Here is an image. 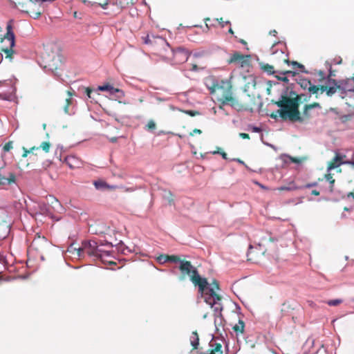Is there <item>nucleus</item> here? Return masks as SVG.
<instances>
[{"instance_id": "f257e3e1", "label": "nucleus", "mask_w": 354, "mask_h": 354, "mask_svg": "<svg viewBox=\"0 0 354 354\" xmlns=\"http://www.w3.org/2000/svg\"><path fill=\"white\" fill-rule=\"evenodd\" d=\"M275 104L280 108V109L277 111V113L281 118H288L290 121L299 122L304 121V117L309 118L311 116L310 114V110L315 108H321L320 104L317 102L306 104L305 105L304 111V116H301L299 111L297 98H289L286 96L281 95V100L276 102Z\"/></svg>"}, {"instance_id": "f03ea898", "label": "nucleus", "mask_w": 354, "mask_h": 354, "mask_svg": "<svg viewBox=\"0 0 354 354\" xmlns=\"http://www.w3.org/2000/svg\"><path fill=\"white\" fill-rule=\"evenodd\" d=\"M102 246L112 248L113 244L108 241L104 243L101 241L98 243L93 240L83 241L82 242L83 258L88 255V257H93L95 259H100L104 261L105 258L112 257V251L104 250L102 248Z\"/></svg>"}, {"instance_id": "7ed1b4c3", "label": "nucleus", "mask_w": 354, "mask_h": 354, "mask_svg": "<svg viewBox=\"0 0 354 354\" xmlns=\"http://www.w3.org/2000/svg\"><path fill=\"white\" fill-rule=\"evenodd\" d=\"M178 268L181 272L180 280L185 279L186 275L189 277L191 281L198 288V292L201 295H203L205 288H207L209 283L205 278L201 277L198 274L197 269L194 267L190 261L183 260L180 262V265L174 267V269Z\"/></svg>"}, {"instance_id": "20e7f679", "label": "nucleus", "mask_w": 354, "mask_h": 354, "mask_svg": "<svg viewBox=\"0 0 354 354\" xmlns=\"http://www.w3.org/2000/svg\"><path fill=\"white\" fill-rule=\"evenodd\" d=\"M232 84L230 80H219V84L216 88V93L218 96V101L221 102L219 109L223 110V106L230 104L232 106L236 102V100L232 96Z\"/></svg>"}, {"instance_id": "39448f33", "label": "nucleus", "mask_w": 354, "mask_h": 354, "mask_svg": "<svg viewBox=\"0 0 354 354\" xmlns=\"http://www.w3.org/2000/svg\"><path fill=\"white\" fill-rule=\"evenodd\" d=\"M212 286L209 284L207 288H205V293L201 295V297H205V301L211 306V308L214 309L215 315L218 316L221 315L223 306L221 301L220 297L216 293L215 290L219 289L218 283L216 280H214Z\"/></svg>"}, {"instance_id": "423d86ee", "label": "nucleus", "mask_w": 354, "mask_h": 354, "mask_svg": "<svg viewBox=\"0 0 354 354\" xmlns=\"http://www.w3.org/2000/svg\"><path fill=\"white\" fill-rule=\"evenodd\" d=\"M344 86L342 85V82L337 81L335 79L328 80V88L327 86H321V93L326 92L328 96H332L337 91H338L339 96L344 99L348 93L346 89H344Z\"/></svg>"}, {"instance_id": "0eeeda50", "label": "nucleus", "mask_w": 354, "mask_h": 354, "mask_svg": "<svg viewBox=\"0 0 354 354\" xmlns=\"http://www.w3.org/2000/svg\"><path fill=\"white\" fill-rule=\"evenodd\" d=\"M42 64H40L41 66L43 67L46 71H50L54 72L59 68V58H55L54 53L50 55H42Z\"/></svg>"}, {"instance_id": "6e6552de", "label": "nucleus", "mask_w": 354, "mask_h": 354, "mask_svg": "<svg viewBox=\"0 0 354 354\" xmlns=\"http://www.w3.org/2000/svg\"><path fill=\"white\" fill-rule=\"evenodd\" d=\"M6 34L4 36L3 39L2 40V42L5 41H8L9 42L10 48H6V49H3V50L6 54V57H10V55L13 53L12 47H14L15 44V34L12 31V26L11 25V21H10L6 26Z\"/></svg>"}, {"instance_id": "1a4fd4ad", "label": "nucleus", "mask_w": 354, "mask_h": 354, "mask_svg": "<svg viewBox=\"0 0 354 354\" xmlns=\"http://www.w3.org/2000/svg\"><path fill=\"white\" fill-rule=\"evenodd\" d=\"M174 64H180L187 61L189 53L186 49L178 47L176 49H171Z\"/></svg>"}, {"instance_id": "9d476101", "label": "nucleus", "mask_w": 354, "mask_h": 354, "mask_svg": "<svg viewBox=\"0 0 354 354\" xmlns=\"http://www.w3.org/2000/svg\"><path fill=\"white\" fill-rule=\"evenodd\" d=\"M16 183L15 174L4 167L0 168V185L6 186Z\"/></svg>"}, {"instance_id": "9b49d317", "label": "nucleus", "mask_w": 354, "mask_h": 354, "mask_svg": "<svg viewBox=\"0 0 354 354\" xmlns=\"http://www.w3.org/2000/svg\"><path fill=\"white\" fill-rule=\"evenodd\" d=\"M297 83L300 85V86L304 89L308 90L310 95L312 94H317L320 90L317 86L311 83L310 80L306 78H300L299 79Z\"/></svg>"}, {"instance_id": "f8f14e48", "label": "nucleus", "mask_w": 354, "mask_h": 354, "mask_svg": "<svg viewBox=\"0 0 354 354\" xmlns=\"http://www.w3.org/2000/svg\"><path fill=\"white\" fill-rule=\"evenodd\" d=\"M219 78L209 75L204 79V84L209 90L210 94H214L216 93V86H218V84H219Z\"/></svg>"}, {"instance_id": "ddd939ff", "label": "nucleus", "mask_w": 354, "mask_h": 354, "mask_svg": "<svg viewBox=\"0 0 354 354\" xmlns=\"http://www.w3.org/2000/svg\"><path fill=\"white\" fill-rule=\"evenodd\" d=\"M248 59L247 57L241 55V53L238 52H235L232 54L231 56V58L229 61V63H239L241 64V66L243 67L247 64Z\"/></svg>"}, {"instance_id": "4468645a", "label": "nucleus", "mask_w": 354, "mask_h": 354, "mask_svg": "<svg viewBox=\"0 0 354 354\" xmlns=\"http://www.w3.org/2000/svg\"><path fill=\"white\" fill-rule=\"evenodd\" d=\"M64 162L71 169L78 168L81 165L80 160L75 156H68L65 158Z\"/></svg>"}, {"instance_id": "2eb2a0df", "label": "nucleus", "mask_w": 354, "mask_h": 354, "mask_svg": "<svg viewBox=\"0 0 354 354\" xmlns=\"http://www.w3.org/2000/svg\"><path fill=\"white\" fill-rule=\"evenodd\" d=\"M107 91L110 95H113V93H120L121 92L119 91V88H114L111 84H106L102 86H98L96 91Z\"/></svg>"}, {"instance_id": "dca6fc26", "label": "nucleus", "mask_w": 354, "mask_h": 354, "mask_svg": "<svg viewBox=\"0 0 354 354\" xmlns=\"http://www.w3.org/2000/svg\"><path fill=\"white\" fill-rule=\"evenodd\" d=\"M66 252L72 255L76 256L78 258H83L82 246L77 248H75L74 244L72 243L68 247Z\"/></svg>"}, {"instance_id": "f3484780", "label": "nucleus", "mask_w": 354, "mask_h": 354, "mask_svg": "<svg viewBox=\"0 0 354 354\" xmlns=\"http://www.w3.org/2000/svg\"><path fill=\"white\" fill-rule=\"evenodd\" d=\"M339 82H342L344 86V89H346L348 93H354V82L352 79L342 80Z\"/></svg>"}, {"instance_id": "a211bd4d", "label": "nucleus", "mask_w": 354, "mask_h": 354, "mask_svg": "<svg viewBox=\"0 0 354 354\" xmlns=\"http://www.w3.org/2000/svg\"><path fill=\"white\" fill-rule=\"evenodd\" d=\"M279 73V75H275V77L278 80H280V81H282V82H288V79L286 77V75L291 74L292 76H295V74H296V72L291 71H286L280 72Z\"/></svg>"}, {"instance_id": "6ab92c4d", "label": "nucleus", "mask_w": 354, "mask_h": 354, "mask_svg": "<svg viewBox=\"0 0 354 354\" xmlns=\"http://www.w3.org/2000/svg\"><path fill=\"white\" fill-rule=\"evenodd\" d=\"M259 66L261 69L268 75H274L277 73L272 65L266 63H260Z\"/></svg>"}, {"instance_id": "aec40b11", "label": "nucleus", "mask_w": 354, "mask_h": 354, "mask_svg": "<svg viewBox=\"0 0 354 354\" xmlns=\"http://www.w3.org/2000/svg\"><path fill=\"white\" fill-rule=\"evenodd\" d=\"M73 100L71 97H68L66 99V105L64 107V111L68 115H73L75 113V111L73 110V106L70 107V105L72 104Z\"/></svg>"}, {"instance_id": "412c9836", "label": "nucleus", "mask_w": 354, "mask_h": 354, "mask_svg": "<svg viewBox=\"0 0 354 354\" xmlns=\"http://www.w3.org/2000/svg\"><path fill=\"white\" fill-rule=\"evenodd\" d=\"M85 5L87 6L92 7L93 6H100L103 9H106L108 6V0H106L104 3H97V2H93L90 1L88 0H81Z\"/></svg>"}, {"instance_id": "4be33fe9", "label": "nucleus", "mask_w": 354, "mask_h": 354, "mask_svg": "<svg viewBox=\"0 0 354 354\" xmlns=\"http://www.w3.org/2000/svg\"><path fill=\"white\" fill-rule=\"evenodd\" d=\"M93 185L97 190H105L106 187H109V184L102 180H95Z\"/></svg>"}, {"instance_id": "5701e85b", "label": "nucleus", "mask_w": 354, "mask_h": 354, "mask_svg": "<svg viewBox=\"0 0 354 354\" xmlns=\"http://www.w3.org/2000/svg\"><path fill=\"white\" fill-rule=\"evenodd\" d=\"M245 328V323L244 322L239 319L238 324H235L233 327V330L236 334L243 333L244 332Z\"/></svg>"}, {"instance_id": "b1692460", "label": "nucleus", "mask_w": 354, "mask_h": 354, "mask_svg": "<svg viewBox=\"0 0 354 354\" xmlns=\"http://www.w3.org/2000/svg\"><path fill=\"white\" fill-rule=\"evenodd\" d=\"M286 62L288 63V64H291L294 67H297V68H299L300 72L304 73H306V74L308 73V71H307L305 69V66L303 64H300V63H299V62H297L296 61L290 62L289 60H286Z\"/></svg>"}, {"instance_id": "393cba45", "label": "nucleus", "mask_w": 354, "mask_h": 354, "mask_svg": "<svg viewBox=\"0 0 354 354\" xmlns=\"http://www.w3.org/2000/svg\"><path fill=\"white\" fill-rule=\"evenodd\" d=\"M326 180L329 182V186L328 187V192L329 193H333L334 192V183L335 179L333 178L330 174H328L325 176Z\"/></svg>"}, {"instance_id": "a878e982", "label": "nucleus", "mask_w": 354, "mask_h": 354, "mask_svg": "<svg viewBox=\"0 0 354 354\" xmlns=\"http://www.w3.org/2000/svg\"><path fill=\"white\" fill-rule=\"evenodd\" d=\"M191 344L195 349H196L199 345V337L196 331L192 333V335L191 337Z\"/></svg>"}, {"instance_id": "bb28decb", "label": "nucleus", "mask_w": 354, "mask_h": 354, "mask_svg": "<svg viewBox=\"0 0 354 354\" xmlns=\"http://www.w3.org/2000/svg\"><path fill=\"white\" fill-rule=\"evenodd\" d=\"M281 159L283 160V161L286 163H288L289 162H295V163H297V164H299L301 162V161L295 158H293L289 155H287V154H283L281 156Z\"/></svg>"}, {"instance_id": "cd10ccee", "label": "nucleus", "mask_w": 354, "mask_h": 354, "mask_svg": "<svg viewBox=\"0 0 354 354\" xmlns=\"http://www.w3.org/2000/svg\"><path fill=\"white\" fill-rule=\"evenodd\" d=\"M344 164H348V165H354V160H347V161H342L340 162L339 163H337V164H335V163H332L330 164L328 167V171L337 167L338 166H339L340 165H344Z\"/></svg>"}, {"instance_id": "c85d7f7f", "label": "nucleus", "mask_w": 354, "mask_h": 354, "mask_svg": "<svg viewBox=\"0 0 354 354\" xmlns=\"http://www.w3.org/2000/svg\"><path fill=\"white\" fill-rule=\"evenodd\" d=\"M118 251H120L123 254H128L131 252V250L126 245H124L122 242L120 243L117 246Z\"/></svg>"}, {"instance_id": "c756f323", "label": "nucleus", "mask_w": 354, "mask_h": 354, "mask_svg": "<svg viewBox=\"0 0 354 354\" xmlns=\"http://www.w3.org/2000/svg\"><path fill=\"white\" fill-rule=\"evenodd\" d=\"M326 68H328V75L326 76V85L328 87V80L333 79L332 77L335 76V74L333 73V71H332V66L331 64H330L328 62H326Z\"/></svg>"}, {"instance_id": "7c9ffc66", "label": "nucleus", "mask_w": 354, "mask_h": 354, "mask_svg": "<svg viewBox=\"0 0 354 354\" xmlns=\"http://www.w3.org/2000/svg\"><path fill=\"white\" fill-rule=\"evenodd\" d=\"M22 12L34 19H39L41 15V12L40 10L32 11L30 12H29L28 11L22 10Z\"/></svg>"}, {"instance_id": "2f4dec72", "label": "nucleus", "mask_w": 354, "mask_h": 354, "mask_svg": "<svg viewBox=\"0 0 354 354\" xmlns=\"http://www.w3.org/2000/svg\"><path fill=\"white\" fill-rule=\"evenodd\" d=\"M183 261V260H181L178 256L168 255V262L169 263H178V265H180V262Z\"/></svg>"}, {"instance_id": "473e14b6", "label": "nucleus", "mask_w": 354, "mask_h": 354, "mask_svg": "<svg viewBox=\"0 0 354 354\" xmlns=\"http://www.w3.org/2000/svg\"><path fill=\"white\" fill-rule=\"evenodd\" d=\"M156 127V123L153 120H150L147 125L145 126V129L148 131H153Z\"/></svg>"}, {"instance_id": "72a5a7b5", "label": "nucleus", "mask_w": 354, "mask_h": 354, "mask_svg": "<svg viewBox=\"0 0 354 354\" xmlns=\"http://www.w3.org/2000/svg\"><path fill=\"white\" fill-rule=\"evenodd\" d=\"M39 209L41 214H48L49 212L48 207L45 203L39 204Z\"/></svg>"}, {"instance_id": "f704fd0d", "label": "nucleus", "mask_w": 354, "mask_h": 354, "mask_svg": "<svg viewBox=\"0 0 354 354\" xmlns=\"http://www.w3.org/2000/svg\"><path fill=\"white\" fill-rule=\"evenodd\" d=\"M157 261L159 263L163 264L165 263L168 262V255L167 254H161L157 257Z\"/></svg>"}, {"instance_id": "c9c22d12", "label": "nucleus", "mask_w": 354, "mask_h": 354, "mask_svg": "<svg viewBox=\"0 0 354 354\" xmlns=\"http://www.w3.org/2000/svg\"><path fill=\"white\" fill-rule=\"evenodd\" d=\"M342 303V300L340 299H331L327 301L328 306H335Z\"/></svg>"}, {"instance_id": "e433bc0d", "label": "nucleus", "mask_w": 354, "mask_h": 354, "mask_svg": "<svg viewBox=\"0 0 354 354\" xmlns=\"http://www.w3.org/2000/svg\"><path fill=\"white\" fill-rule=\"evenodd\" d=\"M214 346H215L213 348V350L212 351V352H214V353H219L220 354H222L223 353L222 346L220 344H217V343H214Z\"/></svg>"}, {"instance_id": "4c0bfd02", "label": "nucleus", "mask_w": 354, "mask_h": 354, "mask_svg": "<svg viewBox=\"0 0 354 354\" xmlns=\"http://www.w3.org/2000/svg\"><path fill=\"white\" fill-rule=\"evenodd\" d=\"M214 21L216 22H218V24L221 27V28H223L225 27V25L227 24H230V21H223L222 18H221L220 19H214Z\"/></svg>"}, {"instance_id": "58836bf2", "label": "nucleus", "mask_w": 354, "mask_h": 354, "mask_svg": "<svg viewBox=\"0 0 354 354\" xmlns=\"http://www.w3.org/2000/svg\"><path fill=\"white\" fill-rule=\"evenodd\" d=\"M218 24V22H216L214 20L211 21L209 19H206V26L207 28H209L210 27H216Z\"/></svg>"}, {"instance_id": "ea45409f", "label": "nucleus", "mask_w": 354, "mask_h": 354, "mask_svg": "<svg viewBox=\"0 0 354 354\" xmlns=\"http://www.w3.org/2000/svg\"><path fill=\"white\" fill-rule=\"evenodd\" d=\"M50 147V143L47 142H43L40 146V147L46 153L49 151Z\"/></svg>"}, {"instance_id": "a19ab883", "label": "nucleus", "mask_w": 354, "mask_h": 354, "mask_svg": "<svg viewBox=\"0 0 354 354\" xmlns=\"http://www.w3.org/2000/svg\"><path fill=\"white\" fill-rule=\"evenodd\" d=\"M12 144L13 142L12 141H9L7 142L3 147V151L4 152L9 151L12 148Z\"/></svg>"}, {"instance_id": "79ce46f5", "label": "nucleus", "mask_w": 354, "mask_h": 354, "mask_svg": "<svg viewBox=\"0 0 354 354\" xmlns=\"http://www.w3.org/2000/svg\"><path fill=\"white\" fill-rule=\"evenodd\" d=\"M248 130H250L252 131V132H254V133H259V132H261V129L260 127H256V126H254V125H249L248 126Z\"/></svg>"}, {"instance_id": "37998d69", "label": "nucleus", "mask_w": 354, "mask_h": 354, "mask_svg": "<svg viewBox=\"0 0 354 354\" xmlns=\"http://www.w3.org/2000/svg\"><path fill=\"white\" fill-rule=\"evenodd\" d=\"M119 91L121 92V93H113V95L115 96V98L118 99V100H120L122 98H123L124 97V92L121 90V89H119Z\"/></svg>"}, {"instance_id": "c03bdc74", "label": "nucleus", "mask_w": 354, "mask_h": 354, "mask_svg": "<svg viewBox=\"0 0 354 354\" xmlns=\"http://www.w3.org/2000/svg\"><path fill=\"white\" fill-rule=\"evenodd\" d=\"M185 113L187 114H188L189 115L192 116V117L195 116V115H199V113L198 111H192V110L186 111Z\"/></svg>"}, {"instance_id": "a18cd8bd", "label": "nucleus", "mask_w": 354, "mask_h": 354, "mask_svg": "<svg viewBox=\"0 0 354 354\" xmlns=\"http://www.w3.org/2000/svg\"><path fill=\"white\" fill-rule=\"evenodd\" d=\"M230 161H234V162H239V164H241V165H245V162L241 160V159L239 158H232V159H230Z\"/></svg>"}, {"instance_id": "49530a36", "label": "nucleus", "mask_w": 354, "mask_h": 354, "mask_svg": "<svg viewBox=\"0 0 354 354\" xmlns=\"http://www.w3.org/2000/svg\"><path fill=\"white\" fill-rule=\"evenodd\" d=\"M319 75L322 80H326V73L322 71H319Z\"/></svg>"}, {"instance_id": "de8ad7c7", "label": "nucleus", "mask_w": 354, "mask_h": 354, "mask_svg": "<svg viewBox=\"0 0 354 354\" xmlns=\"http://www.w3.org/2000/svg\"><path fill=\"white\" fill-rule=\"evenodd\" d=\"M346 197L347 198H352L354 199V192H351L346 194V196H342V198Z\"/></svg>"}, {"instance_id": "09e8293b", "label": "nucleus", "mask_w": 354, "mask_h": 354, "mask_svg": "<svg viewBox=\"0 0 354 354\" xmlns=\"http://www.w3.org/2000/svg\"><path fill=\"white\" fill-rule=\"evenodd\" d=\"M144 42L146 44H151V39H150L149 35H147V37H145Z\"/></svg>"}, {"instance_id": "8fccbe9b", "label": "nucleus", "mask_w": 354, "mask_h": 354, "mask_svg": "<svg viewBox=\"0 0 354 354\" xmlns=\"http://www.w3.org/2000/svg\"><path fill=\"white\" fill-rule=\"evenodd\" d=\"M239 136L243 139H250L249 135L245 133H240Z\"/></svg>"}, {"instance_id": "3c124183", "label": "nucleus", "mask_w": 354, "mask_h": 354, "mask_svg": "<svg viewBox=\"0 0 354 354\" xmlns=\"http://www.w3.org/2000/svg\"><path fill=\"white\" fill-rule=\"evenodd\" d=\"M202 133L201 130L195 129L192 132L190 133V136H194L195 133L201 134Z\"/></svg>"}, {"instance_id": "603ef678", "label": "nucleus", "mask_w": 354, "mask_h": 354, "mask_svg": "<svg viewBox=\"0 0 354 354\" xmlns=\"http://www.w3.org/2000/svg\"><path fill=\"white\" fill-rule=\"evenodd\" d=\"M317 185V183L316 182L315 183H308L306 184L304 187L306 188H310V187H315Z\"/></svg>"}, {"instance_id": "864d4df0", "label": "nucleus", "mask_w": 354, "mask_h": 354, "mask_svg": "<svg viewBox=\"0 0 354 354\" xmlns=\"http://www.w3.org/2000/svg\"><path fill=\"white\" fill-rule=\"evenodd\" d=\"M341 159H342V157L339 155V154H337L335 158H334V161L336 162H338L339 163L341 161Z\"/></svg>"}, {"instance_id": "5fc2aeb1", "label": "nucleus", "mask_w": 354, "mask_h": 354, "mask_svg": "<svg viewBox=\"0 0 354 354\" xmlns=\"http://www.w3.org/2000/svg\"><path fill=\"white\" fill-rule=\"evenodd\" d=\"M92 91H93V90L91 89L90 88H86V95L88 96V97L91 98V93Z\"/></svg>"}, {"instance_id": "6e6d98bb", "label": "nucleus", "mask_w": 354, "mask_h": 354, "mask_svg": "<svg viewBox=\"0 0 354 354\" xmlns=\"http://www.w3.org/2000/svg\"><path fill=\"white\" fill-rule=\"evenodd\" d=\"M220 154L221 155L222 158L225 160H229L227 156V153L225 152H221Z\"/></svg>"}, {"instance_id": "4d7b16f0", "label": "nucleus", "mask_w": 354, "mask_h": 354, "mask_svg": "<svg viewBox=\"0 0 354 354\" xmlns=\"http://www.w3.org/2000/svg\"><path fill=\"white\" fill-rule=\"evenodd\" d=\"M170 132H166L165 131H159L158 133H157V136H161V135H165L167 133H169Z\"/></svg>"}, {"instance_id": "13d9d810", "label": "nucleus", "mask_w": 354, "mask_h": 354, "mask_svg": "<svg viewBox=\"0 0 354 354\" xmlns=\"http://www.w3.org/2000/svg\"><path fill=\"white\" fill-rule=\"evenodd\" d=\"M349 117H350V115H344L342 116L341 119L343 122H344V121L347 120L348 118H349Z\"/></svg>"}, {"instance_id": "bf43d9fd", "label": "nucleus", "mask_w": 354, "mask_h": 354, "mask_svg": "<svg viewBox=\"0 0 354 354\" xmlns=\"http://www.w3.org/2000/svg\"><path fill=\"white\" fill-rule=\"evenodd\" d=\"M311 194H312L313 195H315V196H319V191H317V190L314 189V190H313V191L311 192Z\"/></svg>"}, {"instance_id": "052dcab7", "label": "nucleus", "mask_w": 354, "mask_h": 354, "mask_svg": "<svg viewBox=\"0 0 354 354\" xmlns=\"http://www.w3.org/2000/svg\"><path fill=\"white\" fill-rule=\"evenodd\" d=\"M116 187H117L116 185H109V187H106V189H115Z\"/></svg>"}, {"instance_id": "680f3d73", "label": "nucleus", "mask_w": 354, "mask_h": 354, "mask_svg": "<svg viewBox=\"0 0 354 354\" xmlns=\"http://www.w3.org/2000/svg\"><path fill=\"white\" fill-rule=\"evenodd\" d=\"M24 153L23 154V157H26L28 156V153L30 152V151H28L27 149H26L25 148H24Z\"/></svg>"}, {"instance_id": "e2e57ef3", "label": "nucleus", "mask_w": 354, "mask_h": 354, "mask_svg": "<svg viewBox=\"0 0 354 354\" xmlns=\"http://www.w3.org/2000/svg\"><path fill=\"white\" fill-rule=\"evenodd\" d=\"M134 190H135V189L133 187L126 188V189H125L126 192H133Z\"/></svg>"}, {"instance_id": "0e129e2a", "label": "nucleus", "mask_w": 354, "mask_h": 354, "mask_svg": "<svg viewBox=\"0 0 354 354\" xmlns=\"http://www.w3.org/2000/svg\"><path fill=\"white\" fill-rule=\"evenodd\" d=\"M110 140L111 142H115L117 141V138H111Z\"/></svg>"}, {"instance_id": "69168bd1", "label": "nucleus", "mask_w": 354, "mask_h": 354, "mask_svg": "<svg viewBox=\"0 0 354 354\" xmlns=\"http://www.w3.org/2000/svg\"><path fill=\"white\" fill-rule=\"evenodd\" d=\"M277 33V32L275 30L270 31V34H272L274 36H275Z\"/></svg>"}, {"instance_id": "338daca9", "label": "nucleus", "mask_w": 354, "mask_h": 354, "mask_svg": "<svg viewBox=\"0 0 354 354\" xmlns=\"http://www.w3.org/2000/svg\"><path fill=\"white\" fill-rule=\"evenodd\" d=\"M228 32H229V33H230V34H232V35H233V34H234V31H233V30H232L231 28H229V30H228Z\"/></svg>"}, {"instance_id": "774afa93", "label": "nucleus", "mask_w": 354, "mask_h": 354, "mask_svg": "<svg viewBox=\"0 0 354 354\" xmlns=\"http://www.w3.org/2000/svg\"><path fill=\"white\" fill-rule=\"evenodd\" d=\"M221 151H214L212 152L213 154H220Z\"/></svg>"}]
</instances>
